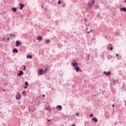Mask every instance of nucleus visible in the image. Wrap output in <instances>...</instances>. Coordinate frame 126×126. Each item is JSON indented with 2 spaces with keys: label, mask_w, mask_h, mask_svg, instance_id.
<instances>
[{
  "label": "nucleus",
  "mask_w": 126,
  "mask_h": 126,
  "mask_svg": "<svg viewBox=\"0 0 126 126\" xmlns=\"http://www.w3.org/2000/svg\"><path fill=\"white\" fill-rule=\"evenodd\" d=\"M45 110H50V108L46 107V108H45Z\"/></svg>",
  "instance_id": "28"
},
{
  "label": "nucleus",
  "mask_w": 126,
  "mask_h": 126,
  "mask_svg": "<svg viewBox=\"0 0 126 126\" xmlns=\"http://www.w3.org/2000/svg\"><path fill=\"white\" fill-rule=\"evenodd\" d=\"M25 69H26V66L25 65H24V70H25Z\"/></svg>",
  "instance_id": "30"
},
{
  "label": "nucleus",
  "mask_w": 126,
  "mask_h": 126,
  "mask_svg": "<svg viewBox=\"0 0 126 126\" xmlns=\"http://www.w3.org/2000/svg\"><path fill=\"white\" fill-rule=\"evenodd\" d=\"M76 116H79V113H76Z\"/></svg>",
  "instance_id": "31"
},
{
  "label": "nucleus",
  "mask_w": 126,
  "mask_h": 126,
  "mask_svg": "<svg viewBox=\"0 0 126 126\" xmlns=\"http://www.w3.org/2000/svg\"><path fill=\"white\" fill-rule=\"evenodd\" d=\"M24 88H25V89H26L27 88V86H25Z\"/></svg>",
  "instance_id": "34"
},
{
  "label": "nucleus",
  "mask_w": 126,
  "mask_h": 126,
  "mask_svg": "<svg viewBox=\"0 0 126 126\" xmlns=\"http://www.w3.org/2000/svg\"><path fill=\"white\" fill-rule=\"evenodd\" d=\"M2 41H4V38H2Z\"/></svg>",
  "instance_id": "43"
},
{
  "label": "nucleus",
  "mask_w": 126,
  "mask_h": 126,
  "mask_svg": "<svg viewBox=\"0 0 126 126\" xmlns=\"http://www.w3.org/2000/svg\"><path fill=\"white\" fill-rule=\"evenodd\" d=\"M62 7H65V3H63L62 5Z\"/></svg>",
  "instance_id": "24"
},
{
  "label": "nucleus",
  "mask_w": 126,
  "mask_h": 126,
  "mask_svg": "<svg viewBox=\"0 0 126 126\" xmlns=\"http://www.w3.org/2000/svg\"><path fill=\"white\" fill-rule=\"evenodd\" d=\"M74 69H76V72H78V70H79L80 69V68L79 67H78V66H75Z\"/></svg>",
  "instance_id": "10"
},
{
  "label": "nucleus",
  "mask_w": 126,
  "mask_h": 126,
  "mask_svg": "<svg viewBox=\"0 0 126 126\" xmlns=\"http://www.w3.org/2000/svg\"><path fill=\"white\" fill-rule=\"evenodd\" d=\"M92 121H94L95 123H97L98 122V120H97V118L95 117L92 118Z\"/></svg>",
  "instance_id": "11"
},
{
  "label": "nucleus",
  "mask_w": 126,
  "mask_h": 126,
  "mask_svg": "<svg viewBox=\"0 0 126 126\" xmlns=\"http://www.w3.org/2000/svg\"><path fill=\"white\" fill-rule=\"evenodd\" d=\"M12 35L13 36V37L14 38H15V36L14 35V34H12Z\"/></svg>",
  "instance_id": "32"
},
{
  "label": "nucleus",
  "mask_w": 126,
  "mask_h": 126,
  "mask_svg": "<svg viewBox=\"0 0 126 126\" xmlns=\"http://www.w3.org/2000/svg\"><path fill=\"white\" fill-rule=\"evenodd\" d=\"M126 106V104H125Z\"/></svg>",
  "instance_id": "50"
},
{
  "label": "nucleus",
  "mask_w": 126,
  "mask_h": 126,
  "mask_svg": "<svg viewBox=\"0 0 126 126\" xmlns=\"http://www.w3.org/2000/svg\"><path fill=\"white\" fill-rule=\"evenodd\" d=\"M84 20L85 21H87V19H86V18H85V19H84Z\"/></svg>",
  "instance_id": "35"
},
{
  "label": "nucleus",
  "mask_w": 126,
  "mask_h": 126,
  "mask_svg": "<svg viewBox=\"0 0 126 126\" xmlns=\"http://www.w3.org/2000/svg\"><path fill=\"white\" fill-rule=\"evenodd\" d=\"M97 16H98V17H99L100 16L99 15H97Z\"/></svg>",
  "instance_id": "45"
},
{
  "label": "nucleus",
  "mask_w": 126,
  "mask_h": 126,
  "mask_svg": "<svg viewBox=\"0 0 126 126\" xmlns=\"http://www.w3.org/2000/svg\"><path fill=\"white\" fill-rule=\"evenodd\" d=\"M47 31H48V32H50V30H48Z\"/></svg>",
  "instance_id": "46"
},
{
  "label": "nucleus",
  "mask_w": 126,
  "mask_h": 126,
  "mask_svg": "<svg viewBox=\"0 0 126 126\" xmlns=\"http://www.w3.org/2000/svg\"><path fill=\"white\" fill-rule=\"evenodd\" d=\"M26 93V92L25 91H24L22 93V94L23 95H25Z\"/></svg>",
  "instance_id": "19"
},
{
  "label": "nucleus",
  "mask_w": 126,
  "mask_h": 126,
  "mask_svg": "<svg viewBox=\"0 0 126 126\" xmlns=\"http://www.w3.org/2000/svg\"><path fill=\"white\" fill-rule=\"evenodd\" d=\"M27 59H32V55H27Z\"/></svg>",
  "instance_id": "17"
},
{
  "label": "nucleus",
  "mask_w": 126,
  "mask_h": 126,
  "mask_svg": "<svg viewBox=\"0 0 126 126\" xmlns=\"http://www.w3.org/2000/svg\"><path fill=\"white\" fill-rule=\"evenodd\" d=\"M114 125H117V122H115V123H114Z\"/></svg>",
  "instance_id": "44"
},
{
  "label": "nucleus",
  "mask_w": 126,
  "mask_h": 126,
  "mask_svg": "<svg viewBox=\"0 0 126 126\" xmlns=\"http://www.w3.org/2000/svg\"><path fill=\"white\" fill-rule=\"evenodd\" d=\"M7 40H9V38H7Z\"/></svg>",
  "instance_id": "47"
},
{
  "label": "nucleus",
  "mask_w": 126,
  "mask_h": 126,
  "mask_svg": "<svg viewBox=\"0 0 126 126\" xmlns=\"http://www.w3.org/2000/svg\"><path fill=\"white\" fill-rule=\"evenodd\" d=\"M94 3H95V0H90L88 2V5L89 6L88 9L91 8V7L94 6Z\"/></svg>",
  "instance_id": "1"
},
{
  "label": "nucleus",
  "mask_w": 126,
  "mask_h": 126,
  "mask_svg": "<svg viewBox=\"0 0 126 126\" xmlns=\"http://www.w3.org/2000/svg\"><path fill=\"white\" fill-rule=\"evenodd\" d=\"M25 85L26 86H28V85H29L28 82H25Z\"/></svg>",
  "instance_id": "20"
},
{
  "label": "nucleus",
  "mask_w": 126,
  "mask_h": 126,
  "mask_svg": "<svg viewBox=\"0 0 126 126\" xmlns=\"http://www.w3.org/2000/svg\"><path fill=\"white\" fill-rule=\"evenodd\" d=\"M120 11H124V12H126V7H122L120 8Z\"/></svg>",
  "instance_id": "8"
},
{
  "label": "nucleus",
  "mask_w": 126,
  "mask_h": 126,
  "mask_svg": "<svg viewBox=\"0 0 126 126\" xmlns=\"http://www.w3.org/2000/svg\"><path fill=\"white\" fill-rule=\"evenodd\" d=\"M93 31L92 30H91L90 32H87L88 34H89L90 33H91Z\"/></svg>",
  "instance_id": "23"
},
{
  "label": "nucleus",
  "mask_w": 126,
  "mask_h": 126,
  "mask_svg": "<svg viewBox=\"0 0 126 126\" xmlns=\"http://www.w3.org/2000/svg\"><path fill=\"white\" fill-rule=\"evenodd\" d=\"M71 126H75V125L74 124H72Z\"/></svg>",
  "instance_id": "38"
},
{
  "label": "nucleus",
  "mask_w": 126,
  "mask_h": 126,
  "mask_svg": "<svg viewBox=\"0 0 126 126\" xmlns=\"http://www.w3.org/2000/svg\"><path fill=\"white\" fill-rule=\"evenodd\" d=\"M41 8H44V6H43L42 5H41Z\"/></svg>",
  "instance_id": "41"
},
{
  "label": "nucleus",
  "mask_w": 126,
  "mask_h": 126,
  "mask_svg": "<svg viewBox=\"0 0 126 126\" xmlns=\"http://www.w3.org/2000/svg\"><path fill=\"white\" fill-rule=\"evenodd\" d=\"M46 43H50V39H47Z\"/></svg>",
  "instance_id": "25"
},
{
  "label": "nucleus",
  "mask_w": 126,
  "mask_h": 126,
  "mask_svg": "<svg viewBox=\"0 0 126 126\" xmlns=\"http://www.w3.org/2000/svg\"><path fill=\"white\" fill-rule=\"evenodd\" d=\"M16 47H18V46H19L20 45H21V42H20V41H19V40H17L16 41Z\"/></svg>",
  "instance_id": "3"
},
{
  "label": "nucleus",
  "mask_w": 126,
  "mask_h": 126,
  "mask_svg": "<svg viewBox=\"0 0 126 126\" xmlns=\"http://www.w3.org/2000/svg\"><path fill=\"white\" fill-rule=\"evenodd\" d=\"M104 74H106V75L108 76V75H111V74H112V73L111 72H106L104 71L103 72Z\"/></svg>",
  "instance_id": "5"
},
{
  "label": "nucleus",
  "mask_w": 126,
  "mask_h": 126,
  "mask_svg": "<svg viewBox=\"0 0 126 126\" xmlns=\"http://www.w3.org/2000/svg\"><path fill=\"white\" fill-rule=\"evenodd\" d=\"M88 58V60H89V59L90 58V54L88 55V56L87 57Z\"/></svg>",
  "instance_id": "21"
},
{
  "label": "nucleus",
  "mask_w": 126,
  "mask_h": 126,
  "mask_svg": "<svg viewBox=\"0 0 126 126\" xmlns=\"http://www.w3.org/2000/svg\"><path fill=\"white\" fill-rule=\"evenodd\" d=\"M11 10H12L14 12H16L17 9H16V8H12Z\"/></svg>",
  "instance_id": "14"
},
{
  "label": "nucleus",
  "mask_w": 126,
  "mask_h": 126,
  "mask_svg": "<svg viewBox=\"0 0 126 126\" xmlns=\"http://www.w3.org/2000/svg\"><path fill=\"white\" fill-rule=\"evenodd\" d=\"M43 69H41L40 70H39V71L38 72V73L39 75H42V74H43Z\"/></svg>",
  "instance_id": "7"
},
{
  "label": "nucleus",
  "mask_w": 126,
  "mask_h": 126,
  "mask_svg": "<svg viewBox=\"0 0 126 126\" xmlns=\"http://www.w3.org/2000/svg\"><path fill=\"white\" fill-rule=\"evenodd\" d=\"M26 113H28L27 112H26Z\"/></svg>",
  "instance_id": "51"
},
{
  "label": "nucleus",
  "mask_w": 126,
  "mask_h": 126,
  "mask_svg": "<svg viewBox=\"0 0 126 126\" xmlns=\"http://www.w3.org/2000/svg\"><path fill=\"white\" fill-rule=\"evenodd\" d=\"M3 91H4V92H5V89H3Z\"/></svg>",
  "instance_id": "39"
},
{
  "label": "nucleus",
  "mask_w": 126,
  "mask_h": 126,
  "mask_svg": "<svg viewBox=\"0 0 126 126\" xmlns=\"http://www.w3.org/2000/svg\"><path fill=\"white\" fill-rule=\"evenodd\" d=\"M10 37H11V34H10Z\"/></svg>",
  "instance_id": "48"
},
{
  "label": "nucleus",
  "mask_w": 126,
  "mask_h": 126,
  "mask_svg": "<svg viewBox=\"0 0 126 126\" xmlns=\"http://www.w3.org/2000/svg\"><path fill=\"white\" fill-rule=\"evenodd\" d=\"M95 9H98L99 8V5L98 4H95L94 6Z\"/></svg>",
  "instance_id": "15"
},
{
  "label": "nucleus",
  "mask_w": 126,
  "mask_h": 126,
  "mask_svg": "<svg viewBox=\"0 0 126 126\" xmlns=\"http://www.w3.org/2000/svg\"><path fill=\"white\" fill-rule=\"evenodd\" d=\"M57 108L58 110H60V111H62V109H63L62 105H57Z\"/></svg>",
  "instance_id": "9"
},
{
  "label": "nucleus",
  "mask_w": 126,
  "mask_h": 126,
  "mask_svg": "<svg viewBox=\"0 0 126 126\" xmlns=\"http://www.w3.org/2000/svg\"><path fill=\"white\" fill-rule=\"evenodd\" d=\"M110 51H113V47H111L110 48Z\"/></svg>",
  "instance_id": "27"
},
{
  "label": "nucleus",
  "mask_w": 126,
  "mask_h": 126,
  "mask_svg": "<svg viewBox=\"0 0 126 126\" xmlns=\"http://www.w3.org/2000/svg\"><path fill=\"white\" fill-rule=\"evenodd\" d=\"M112 107H113V108H115V105H114V104H113V105H112Z\"/></svg>",
  "instance_id": "36"
},
{
  "label": "nucleus",
  "mask_w": 126,
  "mask_h": 126,
  "mask_svg": "<svg viewBox=\"0 0 126 126\" xmlns=\"http://www.w3.org/2000/svg\"><path fill=\"white\" fill-rule=\"evenodd\" d=\"M109 46H110V47H112V44H109Z\"/></svg>",
  "instance_id": "42"
},
{
  "label": "nucleus",
  "mask_w": 126,
  "mask_h": 126,
  "mask_svg": "<svg viewBox=\"0 0 126 126\" xmlns=\"http://www.w3.org/2000/svg\"><path fill=\"white\" fill-rule=\"evenodd\" d=\"M15 97H16V100H20L22 96L21 95V94L19 92H18Z\"/></svg>",
  "instance_id": "2"
},
{
  "label": "nucleus",
  "mask_w": 126,
  "mask_h": 126,
  "mask_svg": "<svg viewBox=\"0 0 126 126\" xmlns=\"http://www.w3.org/2000/svg\"><path fill=\"white\" fill-rule=\"evenodd\" d=\"M90 117L91 118H92V117H93V114H90Z\"/></svg>",
  "instance_id": "26"
},
{
  "label": "nucleus",
  "mask_w": 126,
  "mask_h": 126,
  "mask_svg": "<svg viewBox=\"0 0 126 126\" xmlns=\"http://www.w3.org/2000/svg\"><path fill=\"white\" fill-rule=\"evenodd\" d=\"M37 39L39 41H42L43 40V37L41 36H38Z\"/></svg>",
  "instance_id": "13"
},
{
  "label": "nucleus",
  "mask_w": 126,
  "mask_h": 126,
  "mask_svg": "<svg viewBox=\"0 0 126 126\" xmlns=\"http://www.w3.org/2000/svg\"><path fill=\"white\" fill-rule=\"evenodd\" d=\"M115 35H119V32H116L115 33Z\"/></svg>",
  "instance_id": "29"
},
{
  "label": "nucleus",
  "mask_w": 126,
  "mask_h": 126,
  "mask_svg": "<svg viewBox=\"0 0 126 126\" xmlns=\"http://www.w3.org/2000/svg\"><path fill=\"white\" fill-rule=\"evenodd\" d=\"M125 2H126V0H125Z\"/></svg>",
  "instance_id": "49"
},
{
  "label": "nucleus",
  "mask_w": 126,
  "mask_h": 126,
  "mask_svg": "<svg viewBox=\"0 0 126 126\" xmlns=\"http://www.w3.org/2000/svg\"><path fill=\"white\" fill-rule=\"evenodd\" d=\"M47 70H48V67H45L44 71H43V72L44 73H46V72H47Z\"/></svg>",
  "instance_id": "16"
},
{
  "label": "nucleus",
  "mask_w": 126,
  "mask_h": 126,
  "mask_svg": "<svg viewBox=\"0 0 126 126\" xmlns=\"http://www.w3.org/2000/svg\"><path fill=\"white\" fill-rule=\"evenodd\" d=\"M72 64H73V66H74V67H75V66H76V65H77V63H72Z\"/></svg>",
  "instance_id": "18"
},
{
  "label": "nucleus",
  "mask_w": 126,
  "mask_h": 126,
  "mask_svg": "<svg viewBox=\"0 0 126 126\" xmlns=\"http://www.w3.org/2000/svg\"><path fill=\"white\" fill-rule=\"evenodd\" d=\"M24 73L22 70H20L19 73L18 74V76H21V75H23Z\"/></svg>",
  "instance_id": "6"
},
{
  "label": "nucleus",
  "mask_w": 126,
  "mask_h": 126,
  "mask_svg": "<svg viewBox=\"0 0 126 126\" xmlns=\"http://www.w3.org/2000/svg\"><path fill=\"white\" fill-rule=\"evenodd\" d=\"M20 10H22V9H23V7H24L25 6V4H22V3H21L20 4Z\"/></svg>",
  "instance_id": "4"
},
{
  "label": "nucleus",
  "mask_w": 126,
  "mask_h": 126,
  "mask_svg": "<svg viewBox=\"0 0 126 126\" xmlns=\"http://www.w3.org/2000/svg\"><path fill=\"white\" fill-rule=\"evenodd\" d=\"M12 52L13 53H18V50L16 48H14Z\"/></svg>",
  "instance_id": "12"
},
{
  "label": "nucleus",
  "mask_w": 126,
  "mask_h": 126,
  "mask_svg": "<svg viewBox=\"0 0 126 126\" xmlns=\"http://www.w3.org/2000/svg\"><path fill=\"white\" fill-rule=\"evenodd\" d=\"M45 94L42 95V97H45Z\"/></svg>",
  "instance_id": "40"
},
{
  "label": "nucleus",
  "mask_w": 126,
  "mask_h": 126,
  "mask_svg": "<svg viewBox=\"0 0 126 126\" xmlns=\"http://www.w3.org/2000/svg\"><path fill=\"white\" fill-rule=\"evenodd\" d=\"M116 57H119V54H116Z\"/></svg>",
  "instance_id": "33"
},
{
  "label": "nucleus",
  "mask_w": 126,
  "mask_h": 126,
  "mask_svg": "<svg viewBox=\"0 0 126 126\" xmlns=\"http://www.w3.org/2000/svg\"><path fill=\"white\" fill-rule=\"evenodd\" d=\"M47 122H51V120H48Z\"/></svg>",
  "instance_id": "37"
},
{
  "label": "nucleus",
  "mask_w": 126,
  "mask_h": 126,
  "mask_svg": "<svg viewBox=\"0 0 126 126\" xmlns=\"http://www.w3.org/2000/svg\"><path fill=\"white\" fill-rule=\"evenodd\" d=\"M61 3H62V2L61 1V0H59L58 2V4H61Z\"/></svg>",
  "instance_id": "22"
}]
</instances>
